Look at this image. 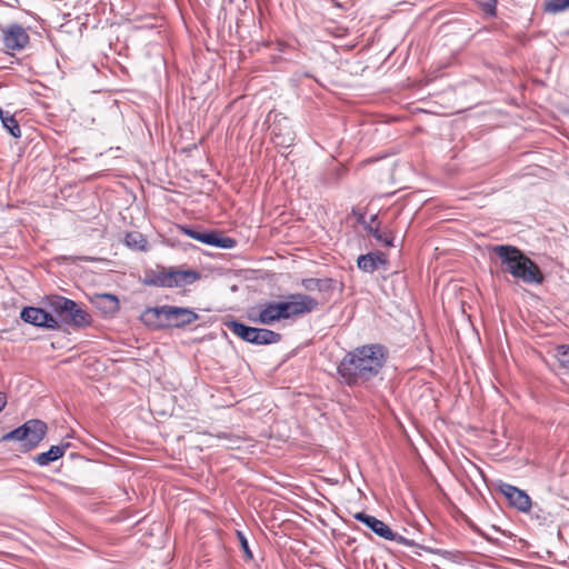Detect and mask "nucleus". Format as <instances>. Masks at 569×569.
<instances>
[{
    "label": "nucleus",
    "mask_w": 569,
    "mask_h": 569,
    "mask_svg": "<svg viewBox=\"0 0 569 569\" xmlns=\"http://www.w3.org/2000/svg\"><path fill=\"white\" fill-rule=\"evenodd\" d=\"M387 359L388 351L382 345L369 343L347 352L337 371L346 385H363L381 372Z\"/></svg>",
    "instance_id": "obj_1"
},
{
    "label": "nucleus",
    "mask_w": 569,
    "mask_h": 569,
    "mask_svg": "<svg viewBox=\"0 0 569 569\" xmlns=\"http://www.w3.org/2000/svg\"><path fill=\"white\" fill-rule=\"evenodd\" d=\"M491 251L500 259L502 270L526 284H541L545 276L540 267L519 248L511 244H496Z\"/></svg>",
    "instance_id": "obj_2"
},
{
    "label": "nucleus",
    "mask_w": 569,
    "mask_h": 569,
    "mask_svg": "<svg viewBox=\"0 0 569 569\" xmlns=\"http://www.w3.org/2000/svg\"><path fill=\"white\" fill-rule=\"evenodd\" d=\"M198 318L190 308L169 305L147 308L141 315L143 323L154 329L184 328Z\"/></svg>",
    "instance_id": "obj_3"
},
{
    "label": "nucleus",
    "mask_w": 569,
    "mask_h": 569,
    "mask_svg": "<svg viewBox=\"0 0 569 569\" xmlns=\"http://www.w3.org/2000/svg\"><path fill=\"white\" fill-rule=\"evenodd\" d=\"M47 432V425L39 419H31L22 426L13 429L2 437V441L16 440L21 442L24 451H29L37 447Z\"/></svg>",
    "instance_id": "obj_4"
},
{
    "label": "nucleus",
    "mask_w": 569,
    "mask_h": 569,
    "mask_svg": "<svg viewBox=\"0 0 569 569\" xmlns=\"http://www.w3.org/2000/svg\"><path fill=\"white\" fill-rule=\"evenodd\" d=\"M353 518L356 520H358L359 522L363 523L365 526H367L380 538H383L389 541H396V542L407 546V547L421 548L413 540L408 539V538L392 531L391 528L387 523H385L382 520H379L371 515L360 511V512L355 513Z\"/></svg>",
    "instance_id": "obj_5"
},
{
    "label": "nucleus",
    "mask_w": 569,
    "mask_h": 569,
    "mask_svg": "<svg viewBox=\"0 0 569 569\" xmlns=\"http://www.w3.org/2000/svg\"><path fill=\"white\" fill-rule=\"evenodd\" d=\"M276 305L279 318L288 319L313 311L318 306V301L310 296L296 293L290 295L287 301H279Z\"/></svg>",
    "instance_id": "obj_6"
},
{
    "label": "nucleus",
    "mask_w": 569,
    "mask_h": 569,
    "mask_svg": "<svg viewBox=\"0 0 569 569\" xmlns=\"http://www.w3.org/2000/svg\"><path fill=\"white\" fill-rule=\"evenodd\" d=\"M2 43L8 51H21L29 43L27 30L19 23H10L1 28Z\"/></svg>",
    "instance_id": "obj_7"
},
{
    "label": "nucleus",
    "mask_w": 569,
    "mask_h": 569,
    "mask_svg": "<svg viewBox=\"0 0 569 569\" xmlns=\"http://www.w3.org/2000/svg\"><path fill=\"white\" fill-rule=\"evenodd\" d=\"M20 318L26 323L49 329H59V321L48 311L37 307H24L20 312Z\"/></svg>",
    "instance_id": "obj_8"
},
{
    "label": "nucleus",
    "mask_w": 569,
    "mask_h": 569,
    "mask_svg": "<svg viewBox=\"0 0 569 569\" xmlns=\"http://www.w3.org/2000/svg\"><path fill=\"white\" fill-rule=\"evenodd\" d=\"M499 490L508 499L509 503L519 511H529L531 499L523 490L506 482L500 483Z\"/></svg>",
    "instance_id": "obj_9"
},
{
    "label": "nucleus",
    "mask_w": 569,
    "mask_h": 569,
    "mask_svg": "<svg viewBox=\"0 0 569 569\" xmlns=\"http://www.w3.org/2000/svg\"><path fill=\"white\" fill-rule=\"evenodd\" d=\"M271 134L274 142L284 148L290 147L295 141V132L287 117H280V119L274 120L271 126Z\"/></svg>",
    "instance_id": "obj_10"
},
{
    "label": "nucleus",
    "mask_w": 569,
    "mask_h": 569,
    "mask_svg": "<svg viewBox=\"0 0 569 569\" xmlns=\"http://www.w3.org/2000/svg\"><path fill=\"white\" fill-rule=\"evenodd\" d=\"M358 222H360L363 226L365 230L369 234H371L378 242L387 247H393L395 237L392 232L380 230L377 214L371 216L369 221H366L363 214H360L358 218Z\"/></svg>",
    "instance_id": "obj_11"
},
{
    "label": "nucleus",
    "mask_w": 569,
    "mask_h": 569,
    "mask_svg": "<svg viewBox=\"0 0 569 569\" xmlns=\"http://www.w3.org/2000/svg\"><path fill=\"white\" fill-rule=\"evenodd\" d=\"M168 288L184 287L192 284L200 279V273L196 270H179L174 268L167 269Z\"/></svg>",
    "instance_id": "obj_12"
},
{
    "label": "nucleus",
    "mask_w": 569,
    "mask_h": 569,
    "mask_svg": "<svg viewBox=\"0 0 569 569\" xmlns=\"http://www.w3.org/2000/svg\"><path fill=\"white\" fill-rule=\"evenodd\" d=\"M61 320L66 323L72 325L77 328H84L90 326L91 316L84 309H82L76 301L73 306L66 311Z\"/></svg>",
    "instance_id": "obj_13"
},
{
    "label": "nucleus",
    "mask_w": 569,
    "mask_h": 569,
    "mask_svg": "<svg viewBox=\"0 0 569 569\" xmlns=\"http://www.w3.org/2000/svg\"><path fill=\"white\" fill-rule=\"evenodd\" d=\"M387 263V259L383 253L380 252H369L366 254H361L358 257L357 266L360 270L365 272H373L376 271L380 264Z\"/></svg>",
    "instance_id": "obj_14"
},
{
    "label": "nucleus",
    "mask_w": 569,
    "mask_h": 569,
    "mask_svg": "<svg viewBox=\"0 0 569 569\" xmlns=\"http://www.w3.org/2000/svg\"><path fill=\"white\" fill-rule=\"evenodd\" d=\"M281 340V335L266 328H252L251 340L248 343L257 346H266L278 343Z\"/></svg>",
    "instance_id": "obj_15"
},
{
    "label": "nucleus",
    "mask_w": 569,
    "mask_h": 569,
    "mask_svg": "<svg viewBox=\"0 0 569 569\" xmlns=\"http://www.w3.org/2000/svg\"><path fill=\"white\" fill-rule=\"evenodd\" d=\"M43 305L62 318L66 311L73 306V300L59 295H50L43 299Z\"/></svg>",
    "instance_id": "obj_16"
},
{
    "label": "nucleus",
    "mask_w": 569,
    "mask_h": 569,
    "mask_svg": "<svg viewBox=\"0 0 569 569\" xmlns=\"http://www.w3.org/2000/svg\"><path fill=\"white\" fill-rule=\"evenodd\" d=\"M69 446L70 445L68 442H64V443H61L58 446H51L48 451L37 455L33 458V461L41 467L48 466L49 463L63 457V455H64L66 450L69 448Z\"/></svg>",
    "instance_id": "obj_17"
},
{
    "label": "nucleus",
    "mask_w": 569,
    "mask_h": 569,
    "mask_svg": "<svg viewBox=\"0 0 569 569\" xmlns=\"http://www.w3.org/2000/svg\"><path fill=\"white\" fill-rule=\"evenodd\" d=\"M204 244L221 249H232L237 246V241L231 237L223 236L219 231H208Z\"/></svg>",
    "instance_id": "obj_18"
},
{
    "label": "nucleus",
    "mask_w": 569,
    "mask_h": 569,
    "mask_svg": "<svg viewBox=\"0 0 569 569\" xmlns=\"http://www.w3.org/2000/svg\"><path fill=\"white\" fill-rule=\"evenodd\" d=\"M277 305L274 301L268 302L263 306V308L260 310L258 318L252 319L256 322H259L261 325H271L274 321L280 320L278 312Z\"/></svg>",
    "instance_id": "obj_19"
},
{
    "label": "nucleus",
    "mask_w": 569,
    "mask_h": 569,
    "mask_svg": "<svg viewBox=\"0 0 569 569\" xmlns=\"http://www.w3.org/2000/svg\"><path fill=\"white\" fill-rule=\"evenodd\" d=\"M333 283L335 281L331 278H307L302 280V286L307 291H330L333 289Z\"/></svg>",
    "instance_id": "obj_20"
},
{
    "label": "nucleus",
    "mask_w": 569,
    "mask_h": 569,
    "mask_svg": "<svg viewBox=\"0 0 569 569\" xmlns=\"http://www.w3.org/2000/svg\"><path fill=\"white\" fill-rule=\"evenodd\" d=\"M0 120L4 129H7L10 134L14 138L21 137V129L20 126L10 111L3 110L0 107Z\"/></svg>",
    "instance_id": "obj_21"
},
{
    "label": "nucleus",
    "mask_w": 569,
    "mask_h": 569,
    "mask_svg": "<svg viewBox=\"0 0 569 569\" xmlns=\"http://www.w3.org/2000/svg\"><path fill=\"white\" fill-rule=\"evenodd\" d=\"M146 286L168 288L167 269L162 268L159 271H150L146 273L143 279Z\"/></svg>",
    "instance_id": "obj_22"
},
{
    "label": "nucleus",
    "mask_w": 569,
    "mask_h": 569,
    "mask_svg": "<svg viewBox=\"0 0 569 569\" xmlns=\"http://www.w3.org/2000/svg\"><path fill=\"white\" fill-rule=\"evenodd\" d=\"M226 326L233 335H236L243 341L249 342V340H251L253 327L246 326L244 323L238 320H231L227 322Z\"/></svg>",
    "instance_id": "obj_23"
},
{
    "label": "nucleus",
    "mask_w": 569,
    "mask_h": 569,
    "mask_svg": "<svg viewBox=\"0 0 569 569\" xmlns=\"http://www.w3.org/2000/svg\"><path fill=\"white\" fill-rule=\"evenodd\" d=\"M124 243L127 247L134 250H147L148 241L142 233L138 231L128 232L124 237Z\"/></svg>",
    "instance_id": "obj_24"
},
{
    "label": "nucleus",
    "mask_w": 569,
    "mask_h": 569,
    "mask_svg": "<svg viewBox=\"0 0 569 569\" xmlns=\"http://www.w3.org/2000/svg\"><path fill=\"white\" fill-rule=\"evenodd\" d=\"M569 8V0H547L543 10L548 13H558Z\"/></svg>",
    "instance_id": "obj_25"
},
{
    "label": "nucleus",
    "mask_w": 569,
    "mask_h": 569,
    "mask_svg": "<svg viewBox=\"0 0 569 569\" xmlns=\"http://www.w3.org/2000/svg\"><path fill=\"white\" fill-rule=\"evenodd\" d=\"M99 300L101 302H104L106 303V309L108 311H114L118 309L119 307V301H118V298L113 295H110V293H103L101 296H99Z\"/></svg>",
    "instance_id": "obj_26"
},
{
    "label": "nucleus",
    "mask_w": 569,
    "mask_h": 569,
    "mask_svg": "<svg viewBox=\"0 0 569 569\" xmlns=\"http://www.w3.org/2000/svg\"><path fill=\"white\" fill-rule=\"evenodd\" d=\"M557 358L563 368L569 369V346H560L557 349Z\"/></svg>",
    "instance_id": "obj_27"
},
{
    "label": "nucleus",
    "mask_w": 569,
    "mask_h": 569,
    "mask_svg": "<svg viewBox=\"0 0 569 569\" xmlns=\"http://www.w3.org/2000/svg\"><path fill=\"white\" fill-rule=\"evenodd\" d=\"M237 535H238L241 548H242L246 557L248 559H252V552H251V550L249 548V543H248V540H247L246 536L241 531H238Z\"/></svg>",
    "instance_id": "obj_28"
},
{
    "label": "nucleus",
    "mask_w": 569,
    "mask_h": 569,
    "mask_svg": "<svg viewBox=\"0 0 569 569\" xmlns=\"http://www.w3.org/2000/svg\"><path fill=\"white\" fill-rule=\"evenodd\" d=\"M497 0H485L482 9L487 14L496 16Z\"/></svg>",
    "instance_id": "obj_29"
},
{
    "label": "nucleus",
    "mask_w": 569,
    "mask_h": 569,
    "mask_svg": "<svg viewBox=\"0 0 569 569\" xmlns=\"http://www.w3.org/2000/svg\"><path fill=\"white\" fill-rule=\"evenodd\" d=\"M181 232L184 233L186 236L190 237L192 239V234H196L197 232V229L190 227V226H180L179 227Z\"/></svg>",
    "instance_id": "obj_30"
},
{
    "label": "nucleus",
    "mask_w": 569,
    "mask_h": 569,
    "mask_svg": "<svg viewBox=\"0 0 569 569\" xmlns=\"http://www.w3.org/2000/svg\"><path fill=\"white\" fill-rule=\"evenodd\" d=\"M208 231H199L197 230L196 234H192V239L199 241V242H202L204 243L206 242V233Z\"/></svg>",
    "instance_id": "obj_31"
},
{
    "label": "nucleus",
    "mask_w": 569,
    "mask_h": 569,
    "mask_svg": "<svg viewBox=\"0 0 569 569\" xmlns=\"http://www.w3.org/2000/svg\"><path fill=\"white\" fill-rule=\"evenodd\" d=\"M7 405V398L4 393L0 392V412L4 409Z\"/></svg>",
    "instance_id": "obj_32"
}]
</instances>
